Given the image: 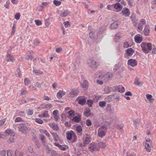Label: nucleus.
Masks as SVG:
<instances>
[{
	"label": "nucleus",
	"instance_id": "obj_1",
	"mask_svg": "<svg viewBox=\"0 0 156 156\" xmlns=\"http://www.w3.org/2000/svg\"><path fill=\"white\" fill-rule=\"evenodd\" d=\"M141 47L143 51L145 53H148L152 49V45L151 43L142 42Z\"/></svg>",
	"mask_w": 156,
	"mask_h": 156
},
{
	"label": "nucleus",
	"instance_id": "obj_2",
	"mask_svg": "<svg viewBox=\"0 0 156 156\" xmlns=\"http://www.w3.org/2000/svg\"><path fill=\"white\" fill-rule=\"evenodd\" d=\"M67 139L68 140H71L72 142H75L77 140V137L74 132L71 130L66 133Z\"/></svg>",
	"mask_w": 156,
	"mask_h": 156
},
{
	"label": "nucleus",
	"instance_id": "obj_3",
	"mask_svg": "<svg viewBox=\"0 0 156 156\" xmlns=\"http://www.w3.org/2000/svg\"><path fill=\"white\" fill-rule=\"evenodd\" d=\"M146 23V20L144 19H141L139 23H135L134 24L136 27L137 29V30L141 33L143 28V25Z\"/></svg>",
	"mask_w": 156,
	"mask_h": 156
},
{
	"label": "nucleus",
	"instance_id": "obj_4",
	"mask_svg": "<svg viewBox=\"0 0 156 156\" xmlns=\"http://www.w3.org/2000/svg\"><path fill=\"white\" fill-rule=\"evenodd\" d=\"M107 127L105 126H102L100 127L98 130V136L101 138H102L105 136L107 132Z\"/></svg>",
	"mask_w": 156,
	"mask_h": 156
},
{
	"label": "nucleus",
	"instance_id": "obj_5",
	"mask_svg": "<svg viewBox=\"0 0 156 156\" xmlns=\"http://www.w3.org/2000/svg\"><path fill=\"white\" fill-rule=\"evenodd\" d=\"M112 75L111 73H108L105 75L101 73V75H99V78L102 79L103 80L106 82L110 80L112 77Z\"/></svg>",
	"mask_w": 156,
	"mask_h": 156
},
{
	"label": "nucleus",
	"instance_id": "obj_6",
	"mask_svg": "<svg viewBox=\"0 0 156 156\" xmlns=\"http://www.w3.org/2000/svg\"><path fill=\"white\" fill-rule=\"evenodd\" d=\"M87 64L89 67L93 69H96L98 66L96 62L92 59H90L88 61Z\"/></svg>",
	"mask_w": 156,
	"mask_h": 156
},
{
	"label": "nucleus",
	"instance_id": "obj_7",
	"mask_svg": "<svg viewBox=\"0 0 156 156\" xmlns=\"http://www.w3.org/2000/svg\"><path fill=\"white\" fill-rule=\"evenodd\" d=\"M152 140L149 138L147 139L145 142V147L147 151L150 152L151 150Z\"/></svg>",
	"mask_w": 156,
	"mask_h": 156
},
{
	"label": "nucleus",
	"instance_id": "obj_8",
	"mask_svg": "<svg viewBox=\"0 0 156 156\" xmlns=\"http://www.w3.org/2000/svg\"><path fill=\"white\" fill-rule=\"evenodd\" d=\"M89 149L90 151L92 152H93L96 151H99L100 150V149L97 147L95 144L94 143H91L89 145Z\"/></svg>",
	"mask_w": 156,
	"mask_h": 156
},
{
	"label": "nucleus",
	"instance_id": "obj_9",
	"mask_svg": "<svg viewBox=\"0 0 156 156\" xmlns=\"http://www.w3.org/2000/svg\"><path fill=\"white\" fill-rule=\"evenodd\" d=\"M90 136L88 134H85L83 137V143L84 144H88L91 141Z\"/></svg>",
	"mask_w": 156,
	"mask_h": 156
},
{
	"label": "nucleus",
	"instance_id": "obj_10",
	"mask_svg": "<svg viewBox=\"0 0 156 156\" xmlns=\"http://www.w3.org/2000/svg\"><path fill=\"white\" fill-rule=\"evenodd\" d=\"M113 8L115 9V11L117 12H120L122 9V6L119 3H116L113 4Z\"/></svg>",
	"mask_w": 156,
	"mask_h": 156
},
{
	"label": "nucleus",
	"instance_id": "obj_11",
	"mask_svg": "<svg viewBox=\"0 0 156 156\" xmlns=\"http://www.w3.org/2000/svg\"><path fill=\"white\" fill-rule=\"evenodd\" d=\"M121 13L125 17H128L130 15V12L129 9L127 8H124L122 9Z\"/></svg>",
	"mask_w": 156,
	"mask_h": 156
},
{
	"label": "nucleus",
	"instance_id": "obj_12",
	"mask_svg": "<svg viewBox=\"0 0 156 156\" xmlns=\"http://www.w3.org/2000/svg\"><path fill=\"white\" fill-rule=\"evenodd\" d=\"M77 100L79 104L83 105L86 102V98L85 96L78 97L77 98Z\"/></svg>",
	"mask_w": 156,
	"mask_h": 156
},
{
	"label": "nucleus",
	"instance_id": "obj_13",
	"mask_svg": "<svg viewBox=\"0 0 156 156\" xmlns=\"http://www.w3.org/2000/svg\"><path fill=\"white\" fill-rule=\"evenodd\" d=\"M150 27L148 24H146L144 27V33L145 36H148L149 35L150 31Z\"/></svg>",
	"mask_w": 156,
	"mask_h": 156
},
{
	"label": "nucleus",
	"instance_id": "obj_14",
	"mask_svg": "<svg viewBox=\"0 0 156 156\" xmlns=\"http://www.w3.org/2000/svg\"><path fill=\"white\" fill-rule=\"evenodd\" d=\"M134 53V50L132 48H128L126 50V54L127 56H131Z\"/></svg>",
	"mask_w": 156,
	"mask_h": 156
},
{
	"label": "nucleus",
	"instance_id": "obj_15",
	"mask_svg": "<svg viewBox=\"0 0 156 156\" xmlns=\"http://www.w3.org/2000/svg\"><path fill=\"white\" fill-rule=\"evenodd\" d=\"M58 112L57 110H54L52 113V115L54 118L55 121L58 122L59 119V117L58 116Z\"/></svg>",
	"mask_w": 156,
	"mask_h": 156
},
{
	"label": "nucleus",
	"instance_id": "obj_16",
	"mask_svg": "<svg viewBox=\"0 0 156 156\" xmlns=\"http://www.w3.org/2000/svg\"><path fill=\"white\" fill-rule=\"evenodd\" d=\"M128 64L129 65L132 67L136 66L137 64L136 61L134 59H130L128 61Z\"/></svg>",
	"mask_w": 156,
	"mask_h": 156
},
{
	"label": "nucleus",
	"instance_id": "obj_17",
	"mask_svg": "<svg viewBox=\"0 0 156 156\" xmlns=\"http://www.w3.org/2000/svg\"><path fill=\"white\" fill-rule=\"evenodd\" d=\"M134 39L135 41L137 43H140L142 41V37L140 34L135 36Z\"/></svg>",
	"mask_w": 156,
	"mask_h": 156
},
{
	"label": "nucleus",
	"instance_id": "obj_18",
	"mask_svg": "<svg viewBox=\"0 0 156 156\" xmlns=\"http://www.w3.org/2000/svg\"><path fill=\"white\" fill-rule=\"evenodd\" d=\"M81 85L82 87L85 89L87 90L88 88L89 85L88 82L86 80H83V82L81 83Z\"/></svg>",
	"mask_w": 156,
	"mask_h": 156
},
{
	"label": "nucleus",
	"instance_id": "obj_19",
	"mask_svg": "<svg viewBox=\"0 0 156 156\" xmlns=\"http://www.w3.org/2000/svg\"><path fill=\"white\" fill-rule=\"evenodd\" d=\"M66 92L63 90H60L57 93L56 96L58 98H61L65 95Z\"/></svg>",
	"mask_w": 156,
	"mask_h": 156
},
{
	"label": "nucleus",
	"instance_id": "obj_20",
	"mask_svg": "<svg viewBox=\"0 0 156 156\" xmlns=\"http://www.w3.org/2000/svg\"><path fill=\"white\" fill-rule=\"evenodd\" d=\"M79 92L78 90L73 89L69 93V95L71 97H74L76 96Z\"/></svg>",
	"mask_w": 156,
	"mask_h": 156
},
{
	"label": "nucleus",
	"instance_id": "obj_21",
	"mask_svg": "<svg viewBox=\"0 0 156 156\" xmlns=\"http://www.w3.org/2000/svg\"><path fill=\"white\" fill-rule=\"evenodd\" d=\"M6 134L7 135H10L12 136H14L15 135V133L13 131L10 129H7L5 131Z\"/></svg>",
	"mask_w": 156,
	"mask_h": 156
},
{
	"label": "nucleus",
	"instance_id": "obj_22",
	"mask_svg": "<svg viewBox=\"0 0 156 156\" xmlns=\"http://www.w3.org/2000/svg\"><path fill=\"white\" fill-rule=\"evenodd\" d=\"M49 125L53 130L57 131L58 130L59 128L58 126L53 123H50L48 124Z\"/></svg>",
	"mask_w": 156,
	"mask_h": 156
},
{
	"label": "nucleus",
	"instance_id": "obj_23",
	"mask_svg": "<svg viewBox=\"0 0 156 156\" xmlns=\"http://www.w3.org/2000/svg\"><path fill=\"white\" fill-rule=\"evenodd\" d=\"M6 59L8 62L11 61L13 62L15 61V59H14L13 57L9 54H7Z\"/></svg>",
	"mask_w": 156,
	"mask_h": 156
},
{
	"label": "nucleus",
	"instance_id": "obj_24",
	"mask_svg": "<svg viewBox=\"0 0 156 156\" xmlns=\"http://www.w3.org/2000/svg\"><path fill=\"white\" fill-rule=\"evenodd\" d=\"M122 36L119 34L115 35L114 37V39L116 42H118L121 38Z\"/></svg>",
	"mask_w": 156,
	"mask_h": 156
},
{
	"label": "nucleus",
	"instance_id": "obj_25",
	"mask_svg": "<svg viewBox=\"0 0 156 156\" xmlns=\"http://www.w3.org/2000/svg\"><path fill=\"white\" fill-rule=\"evenodd\" d=\"M27 130V128L23 124H20V131L23 132H25Z\"/></svg>",
	"mask_w": 156,
	"mask_h": 156
},
{
	"label": "nucleus",
	"instance_id": "obj_26",
	"mask_svg": "<svg viewBox=\"0 0 156 156\" xmlns=\"http://www.w3.org/2000/svg\"><path fill=\"white\" fill-rule=\"evenodd\" d=\"M119 25V23L118 22H115L111 24V27L112 29L116 28L118 27Z\"/></svg>",
	"mask_w": 156,
	"mask_h": 156
},
{
	"label": "nucleus",
	"instance_id": "obj_27",
	"mask_svg": "<svg viewBox=\"0 0 156 156\" xmlns=\"http://www.w3.org/2000/svg\"><path fill=\"white\" fill-rule=\"evenodd\" d=\"M98 147L101 148H104L106 146V144L102 142H100L98 143Z\"/></svg>",
	"mask_w": 156,
	"mask_h": 156
},
{
	"label": "nucleus",
	"instance_id": "obj_28",
	"mask_svg": "<svg viewBox=\"0 0 156 156\" xmlns=\"http://www.w3.org/2000/svg\"><path fill=\"white\" fill-rule=\"evenodd\" d=\"M51 134L55 140L57 142L58 141L59 139L58 136L56 133H51Z\"/></svg>",
	"mask_w": 156,
	"mask_h": 156
},
{
	"label": "nucleus",
	"instance_id": "obj_29",
	"mask_svg": "<svg viewBox=\"0 0 156 156\" xmlns=\"http://www.w3.org/2000/svg\"><path fill=\"white\" fill-rule=\"evenodd\" d=\"M80 115H79L75 116L73 117V120L75 122H79L80 120Z\"/></svg>",
	"mask_w": 156,
	"mask_h": 156
},
{
	"label": "nucleus",
	"instance_id": "obj_30",
	"mask_svg": "<svg viewBox=\"0 0 156 156\" xmlns=\"http://www.w3.org/2000/svg\"><path fill=\"white\" fill-rule=\"evenodd\" d=\"M53 107V105L51 104H45L43 105V108L49 109Z\"/></svg>",
	"mask_w": 156,
	"mask_h": 156
},
{
	"label": "nucleus",
	"instance_id": "obj_31",
	"mask_svg": "<svg viewBox=\"0 0 156 156\" xmlns=\"http://www.w3.org/2000/svg\"><path fill=\"white\" fill-rule=\"evenodd\" d=\"M118 90V91L120 93H123L124 92L125 90L124 87L122 86L121 85H119V86Z\"/></svg>",
	"mask_w": 156,
	"mask_h": 156
},
{
	"label": "nucleus",
	"instance_id": "obj_32",
	"mask_svg": "<svg viewBox=\"0 0 156 156\" xmlns=\"http://www.w3.org/2000/svg\"><path fill=\"white\" fill-rule=\"evenodd\" d=\"M24 84L27 86L30 83L31 81L27 78H26L24 80Z\"/></svg>",
	"mask_w": 156,
	"mask_h": 156
},
{
	"label": "nucleus",
	"instance_id": "obj_33",
	"mask_svg": "<svg viewBox=\"0 0 156 156\" xmlns=\"http://www.w3.org/2000/svg\"><path fill=\"white\" fill-rule=\"evenodd\" d=\"M42 114L43 118H48L49 116L48 111H45Z\"/></svg>",
	"mask_w": 156,
	"mask_h": 156
},
{
	"label": "nucleus",
	"instance_id": "obj_34",
	"mask_svg": "<svg viewBox=\"0 0 156 156\" xmlns=\"http://www.w3.org/2000/svg\"><path fill=\"white\" fill-rule=\"evenodd\" d=\"M84 114L86 116L88 117L90 115L91 113L89 110H86V111L84 112Z\"/></svg>",
	"mask_w": 156,
	"mask_h": 156
},
{
	"label": "nucleus",
	"instance_id": "obj_35",
	"mask_svg": "<svg viewBox=\"0 0 156 156\" xmlns=\"http://www.w3.org/2000/svg\"><path fill=\"white\" fill-rule=\"evenodd\" d=\"M27 115L28 116L31 115L33 114V111L30 109H28L26 112Z\"/></svg>",
	"mask_w": 156,
	"mask_h": 156
},
{
	"label": "nucleus",
	"instance_id": "obj_36",
	"mask_svg": "<svg viewBox=\"0 0 156 156\" xmlns=\"http://www.w3.org/2000/svg\"><path fill=\"white\" fill-rule=\"evenodd\" d=\"M76 130L78 133H80L81 134L82 131V129L81 126H78L76 128Z\"/></svg>",
	"mask_w": 156,
	"mask_h": 156
},
{
	"label": "nucleus",
	"instance_id": "obj_37",
	"mask_svg": "<svg viewBox=\"0 0 156 156\" xmlns=\"http://www.w3.org/2000/svg\"><path fill=\"white\" fill-rule=\"evenodd\" d=\"M104 91L105 94H108L111 91L110 88L108 87H106L104 88Z\"/></svg>",
	"mask_w": 156,
	"mask_h": 156
},
{
	"label": "nucleus",
	"instance_id": "obj_38",
	"mask_svg": "<svg viewBox=\"0 0 156 156\" xmlns=\"http://www.w3.org/2000/svg\"><path fill=\"white\" fill-rule=\"evenodd\" d=\"M134 84L137 86H139L140 85V83L139 81V79L138 78H136Z\"/></svg>",
	"mask_w": 156,
	"mask_h": 156
},
{
	"label": "nucleus",
	"instance_id": "obj_39",
	"mask_svg": "<svg viewBox=\"0 0 156 156\" xmlns=\"http://www.w3.org/2000/svg\"><path fill=\"white\" fill-rule=\"evenodd\" d=\"M106 102L105 101H100L99 102V106L101 107H103L106 106Z\"/></svg>",
	"mask_w": 156,
	"mask_h": 156
},
{
	"label": "nucleus",
	"instance_id": "obj_40",
	"mask_svg": "<svg viewBox=\"0 0 156 156\" xmlns=\"http://www.w3.org/2000/svg\"><path fill=\"white\" fill-rule=\"evenodd\" d=\"M40 138L41 140H42V143H43V144H44L45 142V136L42 135H40Z\"/></svg>",
	"mask_w": 156,
	"mask_h": 156
},
{
	"label": "nucleus",
	"instance_id": "obj_41",
	"mask_svg": "<svg viewBox=\"0 0 156 156\" xmlns=\"http://www.w3.org/2000/svg\"><path fill=\"white\" fill-rule=\"evenodd\" d=\"M35 121L36 122L40 124H41L43 123V121L40 119H35Z\"/></svg>",
	"mask_w": 156,
	"mask_h": 156
},
{
	"label": "nucleus",
	"instance_id": "obj_42",
	"mask_svg": "<svg viewBox=\"0 0 156 156\" xmlns=\"http://www.w3.org/2000/svg\"><path fill=\"white\" fill-rule=\"evenodd\" d=\"M68 12L67 11H66L62 12L61 14L62 16L64 17L68 15Z\"/></svg>",
	"mask_w": 156,
	"mask_h": 156
},
{
	"label": "nucleus",
	"instance_id": "obj_43",
	"mask_svg": "<svg viewBox=\"0 0 156 156\" xmlns=\"http://www.w3.org/2000/svg\"><path fill=\"white\" fill-rule=\"evenodd\" d=\"M93 102L91 100L89 99L87 100V103L89 107H91L93 105Z\"/></svg>",
	"mask_w": 156,
	"mask_h": 156
},
{
	"label": "nucleus",
	"instance_id": "obj_44",
	"mask_svg": "<svg viewBox=\"0 0 156 156\" xmlns=\"http://www.w3.org/2000/svg\"><path fill=\"white\" fill-rule=\"evenodd\" d=\"M74 112L73 110H71L69 112V115L71 117H73L74 115Z\"/></svg>",
	"mask_w": 156,
	"mask_h": 156
},
{
	"label": "nucleus",
	"instance_id": "obj_45",
	"mask_svg": "<svg viewBox=\"0 0 156 156\" xmlns=\"http://www.w3.org/2000/svg\"><path fill=\"white\" fill-rule=\"evenodd\" d=\"M33 73H35L36 75H38L39 74H41L43 72L38 70H35L33 71Z\"/></svg>",
	"mask_w": 156,
	"mask_h": 156
},
{
	"label": "nucleus",
	"instance_id": "obj_46",
	"mask_svg": "<svg viewBox=\"0 0 156 156\" xmlns=\"http://www.w3.org/2000/svg\"><path fill=\"white\" fill-rule=\"evenodd\" d=\"M54 4L57 6L61 4V2L60 1L54 0L53 1Z\"/></svg>",
	"mask_w": 156,
	"mask_h": 156
},
{
	"label": "nucleus",
	"instance_id": "obj_47",
	"mask_svg": "<svg viewBox=\"0 0 156 156\" xmlns=\"http://www.w3.org/2000/svg\"><path fill=\"white\" fill-rule=\"evenodd\" d=\"M34 21L36 25L37 26H40L42 24L41 21L40 20H35Z\"/></svg>",
	"mask_w": 156,
	"mask_h": 156
},
{
	"label": "nucleus",
	"instance_id": "obj_48",
	"mask_svg": "<svg viewBox=\"0 0 156 156\" xmlns=\"http://www.w3.org/2000/svg\"><path fill=\"white\" fill-rule=\"evenodd\" d=\"M146 97L149 100V101H151V100L152 99V96L150 94H147L146 95Z\"/></svg>",
	"mask_w": 156,
	"mask_h": 156
},
{
	"label": "nucleus",
	"instance_id": "obj_49",
	"mask_svg": "<svg viewBox=\"0 0 156 156\" xmlns=\"http://www.w3.org/2000/svg\"><path fill=\"white\" fill-rule=\"evenodd\" d=\"M6 120V119L5 118H4L0 120V126H2L4 124Z\"/></svg>",
	"mask_w": 156,
	"mask_h": 156
},
{
	"label": "nucleus",
	"instance_id": "obj_50",
	"mask_svg": "<svg viewBox=\"0 0 156 156\" xmlns=\"http://www.w3.org/2000/svg\"><path fill=\"white\" fill-rule=\"evenodd\" d=\"M113 8V4L112 5H108L107 7V9L108 10H112Z\"/></svg>",
	"mask_w": 156,
	"mask_h": 156
},
{
	"label": "nucleus",
	"instance_id": "obj_51",
	"mask_svg": "<svg viewBox=\"0 0 156 156\" xmlns=\"http://www.w3.org/2000/svg\"><path fill=\"white\" fill-rule=\"evenodd\" d=\"M12 151L11 150H9L7 151V156H12Z\"/></svg>",
	"mask_w": 156,
	"mask_h": 156
},
{
	"label": "nucleus",
	"instance_id": "obj_52",
	"mask_svg": "<svg viewBox=\"0 0 156 156\" xmlns=\"http://www.w3.org/2000/svg\"><path fill=\"white\" fill-rule=\"evenodd\" d=\"M86 123L87 126H90L92 124V122L90 120L88 119L86 120Z\"/></svg>",
	"mask_w": 156,
	"mask_h": 156
},
{
	"label": "nucleus",
	"instance_id": "obj_53",
	"mask_svg": "<svg viewBox=\"0 0 156 156\" xmlns=\"http://www.w3.org/2000/svg\"><path fill=\"white\" fill-rule=\"evenodd\" d=\"M101 97V96H96L94 97V100L96 102H97L99 100L100 98Z\"/></svg>",
	"mask_w": 156,
	"mask_h": 156
},
{
	"label": "nucleus",
	"instance_id": "obj_54",
	"mask_svg": "<svg viewBox=\"0 0 156 156\" xmlns=\"http://www.w3.org/2000/svg\"><path fill=\"white\" fill-rule=\"evenodd\" d=\"M61 117L62 120L63 121H64L66 119V116L65 114H62L61 115Z\"/></svg>",
	"mask_w": 156,
	"mask_h": 156
},
{
	"label": "nucleus",
	"instance_id": "obj_55",
	"mask_svg": "<svg viewBox=\"0 0 156 156\" xmlns=\"http://www.w3.org/2000/svg\"><path fill=\"white\" fill-rule=\"evenodd\" d=\"M66 147L67 146H64L63 145H61V147H60L59 148L62 150L65 151L66 150Z\"/></svg>",
	"mask_w": 156,
	"mask_h": 156
},
{
	"label": "nucleus",
	"instance_id": "obj_56",
	"mask_svg": "<svg viewBox=\"0 0 156 156\" xmlns=\"http://www.w3.org/2000/svg\"><path fill=\"white\" fill-rule=\"evenodd\" d=\"M13 136H11L9 138V139L7 141L8 143L12 142L13 141L14 139Z\"/></svg>",
	"mask_w": 156,
	"mask_h": 156
},
{
	"label": "nucleus",
	"instance_id": "obj_57",
	"mask_svg": "<svg viewBox=\"0 0 156 156\" xmlns=\"http://www.w3.org/2000/svg\"><path fill=\"white\" fill-rule=\"evenodd\" d=\"M27 94V91L26 90H22L21 94V95H26Z\"/></svg>",
	"mask_w": 156,
	"mask_h": 156
},
{
	"label": "nucleus",
	"instance_id": "obj_58",
	"mask_svg": "<svg viewBox=\"0 0 156 156\" xmlns=\"http://www.w3.org/2000/svg\"><path fill=\"white\" fill-rule=\"evenodd\" d=\"M15 18L16 20H19L20 19V13L18 12L15 15Z\"/></svg>",
	"mask_w": 156,
	"mask_h": 156
},
{
	"label": "nucleus",
	"instance_id": "obj_59",
	"mask_svg": "<svg viewBox=\"0 0 156 156\" xmlns=\"http://www.w3.org/2000/svg\"><path fill=\"white\" fill-rule=\"evenodd\" d=\"M129 47V44L127 42H125L124 43L123 47L124 48H126Z\"/></svg>",
	"mask_w": 156,
	"mask_h": 156
},
{
	"label": "nucleus",
	"instance_id": "obj_60",
	"mask_svg": "<svg viewBox=\"0 0 156 156\" xmlns=\"http://www.w3.org/2000/svg\"><path fill=\"white\" fill-rule=\"evenodd\" d=\"M40 43L39 41L38 40H35L34 41V44L35 45H37Z\"/></svg>",
	"mask_w": 156,
	"mask_h": 156
},
{
	"label": "nucleus",
	"instance_id": "obj_61",
	"mask_svg": "<svg viewBox=\"0 0 156 156\" xmlns=\"http://www.w3.org/2000/svg\"><path fill=\"white\" fill-rule=\"evenodd\" d=\"M63 23L64 24L66 27H67L69 25V23L68 21H66L64 22Z\"/></svg>",
	"mask_w": 156,
	"mask_h": 156
},
{
	"label": "nucleus",
	"instance_id": "obj_62",
	"mask_svg": "<svg viewBox=\"0 0 156 156\" xmlns=\"http://www.w3.org/2000/svg\"><path fill=\"white\" fill-rule=\"evenodd\" d=\"M32 56L31 55H27L26 57V59L27 60H31Z\"/></svg>",
	"mask_w": 156,
	"mask_h": 156
},
{
	"label": "nucleus",
	"instance_id": "obj_63",
	"mask_svg": "<svg viewBox=\"0 0 156 156\" xmlns=\"http://www.w3.org/2000/svg\"><path fill=\"white\" fill-rule=\"evenodd\" d=\"M62 48L61 47H59L56 48V51L58 53L61 51H62Z\"/></svg>",
	"mask_w": 156,
	"mask_h": 156
},
{
	"label": "nucleus",
	"instance_id": "obj_64",
	"mask_svg": "<svg viewBox=\"0 0 156 156\" xmlns=\"http://www.w3.org/2000/svg\"><path fill=\"white\" fill-rule=\"evenodd\" d=\"M52 87L53 88L55 89L58 87V84L56 83H54L52 84Z\"/></svg>",
	"mask_w": 156,
	"mask_h": 156
}]
</instances>
